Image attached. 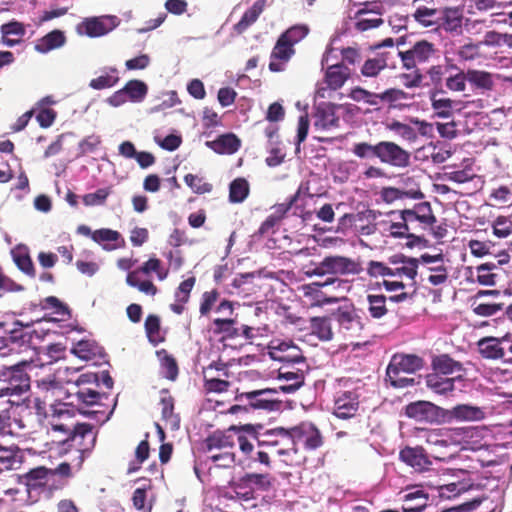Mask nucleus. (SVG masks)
Masks as SVG:
<instances>
[{
    "instance_id": "obj_1",
    "label": "nucleus",
    "mask_w": 512,
    "mask_h": 512,
    "mask_svg": "<svg viewBox=\"0 0 512 512\" xmlns=\"http://www.w3.org/2000/svg\"><path fill=\"white\" fill-rule=\"evenodd\" d=\"M51 429L60 432L65 438L59 440L70 449L80 453L83 461L85 454L90 453L96 444V432L90 423H79L74 420V414L67 408V404L53 407L50 420Z\"/></svg>"
},
{
    "instance_id": "obj_2",
    "label": "nucleus",
    "mask_w": 512,
    "mask_h": 512,
    "mask_svg": "<svg viewBox=\"0 0 512 512\" xmlns=\"http://www.w3.org/2000/svg\"><path fill=\"white\" fill-rule=\"evenodd\" d=\"M390 220L386 222L390 235L394 238H411L417 241L421 237L417 233L432 227L436 222L430 202L423 201L413 205L412 208L388 213Z\"/></svg>"
},
{
    "instance_id": "obj_3",
    "label": "nucleus",
    "mask_w": 512,
    "mask_h": 512,
    "mask_svg": "<svg viewBox=\"0 0 512 512\" xmlns=\"http://www.w3.org/2000/svg\"><path fill=\"white\" fill-rule=\"evenodd\" d=\"M352 153L360 159L378 158L382 163L393 167L405 168L410 165V153L392 141H380L376 144L358 142L353 145Z\"/></svg>"
},
{
    "instance_id": "obj_4",
    "label": "nucleus",
    "mask_w": 512,
    "mask_h": 512,
    "mask_svg": "<svg viewBox=\"0 0 512 512\" xmlns=\"http://www.w3.org/2000/svg\"><path fill=\"white\" fill-rule=\"evenodd\" d=\"M278 393L275 388H265L247 392L236 391L235 400L240 404L229 408V413L238 414L248 413L254 410L276 411L281 405V401L274 396Z\"/></svg>"
},
{
    "instance_id": "obj_5",
    "label": "nucleus",
    "mask_w": 512,
    "mask_h": 512,
    "mask_svg": "<svg viewBox=\"0 0 512 512\" xmlns=\"http://www.w3.org/2000/svg\"><path fill=\"white\" fill-rule=\"evenodd\" d=\"M29 362L21 361L0 368V397L20 396L30 390L31 379L26 371Z\"/></svg>"
},
{
    "instance_id": "obj_6",
    "label": "nucleus",
    "mask_w": 512,
    "mask_h": 512,
    "mask_svg": "<svg viewBox=\"0 0 512 512\" xmlns=\"http://www.w3.org/2000/svg\"><path fill=\"white\" fill-rule=\"evenodd\" d=\"M248 435L258 447H271L279 456L290 455L288 430L284 427L264 429L262 424H246Z\"/></svg>"
},
{
    "instance_id": "obj_7",
    "label": "nucleus",
    "mask_w": 512,
    "mask_h": 512,
    "mask_svg": "<svg viewBox=\"0 0 512 512\" xmlns=\"http://www.w3.org/2000/svg\"><path fill=\"white\" fill-rule=\"evenodd\" d=\"M287 430L290 440V455L298 452L299 443H302L307 451L316 450L324 444L322 433L312 422H301Z\"/></svg>"
},
{
    "instance_id": "obj_8",
    "label": "nucleus",
    "mask_w": 512,
    "mask_h": 512,
    "mask_svg": "<svg viewBox=\"0 0 512 512\" xmlns=\"http://www.w3.org/2000/svg\"><path fill=\"white\" fill-rule=\"evenodd\" d=\"M333 315L340 331L345 337L351 339V344L360 346L366 343V341H361L365 325L362 317L356 312L354 307H339Z\"/></svg>"
},
{
    "instance_id": "obj_9",
    "label": "nucleus",
    "mask_w": 512,
    "mask_h": 512,
    "mask_svg": "<svg viewBox=\"0 0 512 512\" xmlns=\"http://www.w3.org/2000/svg\"><path fill=\"white\" fill-rule=\"evenodd\" d=\"M403 67L414 69L418 63H426L439 57V49L434 43L427 40H419L407 51L399 52Z\"/></svg>"
},
{
    "instance_id": "obj_10",
    "label": "nucleus",
    "mask_w": 512,
    "mask_h": 512,
    "mask_svg": "<svg viewBox=\"0 0 512 512\" xmlns=\"http://www.w3.org/2000/svg\"><path fill=\"white\" fill-rule=\"evenodd\" d=\"M268 348L273 360L287 363L305 361L302 350L292 340L274 339L270 342Z\"/></svg>"
},
{
    "instance_id": "obj_11",
    "label": "nucleus",
    "mask_w": 512,
    "mask_h": 512,
    "mask_svg": "<svg viewBox=\"0 0 512 512\" xmlns=\"http://www.w3.org/2000/svg\"><path fill=\"white\" fill-rule=\"evenodd\" d=\"M359 394L356 390L339 391L334 397L333 414L339 419L354 418L359 411Z\"/></svg>"
},
{
    "instance_id": "obj_12",
    "label": "nucleus",
    "mask_w": 512,
    "mask_h": 512,
    "mask_svg": "<svg viewBox=\"0 0 512 512\" xmlns=\"http://www.w3.org/2000/svg\"><path fill=\"white\" fill-rule=\"evenodd\" d=\"M382 7L378 3H365L364 7L359 9L355 14V28L358 31H367L377 28L383 24Z\"/></svg>"
},
{
    "instance_id": "obj_13",
    "label": "nucleus",
    "mask_w": 512,
    "mask_h": 512,
    "mask_svg": "<svg viewBox=\"0 0 512 512\" xmlns=\"http://www.w3.org/2000/svg\"><path fill=\"white\" fill-rule=\"evenodd\" d=\"M504 342L511 343L509 333L502 337H483L477 342L478 352L482 358L487 360H500L505 356V350L502 347Z\"/></svg>"
},
{
    "instance_id": "obj_14",
    "label": "nucleus",
    "mask_w": 512,
    "mask_h": 512,
    "mask_svg": "<svg viewBox=\"0 0 512 512\" xmlns=\"http://www.w3.org/2000/svg\"><path fill=\"white\" fill-rule=\"evenodd\" d=\"M442 409L429 401H416L405 407V414L416 421L435 422Z\"/></svg>"
},
{
    "instance_id": "obj_15",
    "label": "nucleus",
    "mask_w": 512,
    "mask_h": 512,
    "mask_svg": "<svg viewBox=\"0 0 512 512\" xmlns=\"http://www.w3.org/2000/svg\"><path fill=\"white\" fill-rule=\"evenodd\" d=\"M424 359L416 354L396 353L392 356L387 369L406 374H414L424 367Z\"/></svg>"
},
{
    "instance_id": "obj_16",
    "label": "nucleus",
    "mask_w": 512,
    "mask_h": 512,
    "mask_svg": "<svg viewBox=\"0 0 512 512\" xmlns=\"http://www.w3.org/2000/svg\"><path fill=\"white\" fill-rule=\"evenodd\" d=\"M295 52V48L279 36L270 54L269 70L271 72L283 71L285 64L290 61Z\"/></svg>"
},
{
    "instance_id": "obj_17",
    "label": "nucleus",
    "mask_w": 512,
    "mask_h": 512,
    "mask_svg": "<svg viewBox=\"0 0 512 512\" xmlns=\"http://www.w3.org/2000/svg\"><path fill=\"white\" fill-rule=\"evenodd\" d=\"M1 43L7 47H15L25 42L26 25L15 19L0 26Z\"/></svg>"
},
{
    "instance_id": "obj_18",
    "label": "nucleus",
    "mask_w": 512,
    "mask_h": 512,
    "mask_svg": "<svg viewBox=\"0 0 512 512\" xmlns=\"http://www.w3.org/2000/svg\"><path fill=\"white\" fill-rule=\"evenodd\" d=\"M324 259L329 275H355L362 271L361 265L348 257L327 256Z\"/></svg>"
},
{
    "instance_id": "obj_19",
    "label": "nucleus",
    "mask_w": 512,
    "mask_h": 512,
    "mask_svg": "<svg viewBox=\"0 0 512 512\" xmlns=\"http://www.w3.org/2000/svg\"><path fill=\"white\" fill-rule=\"evenodd\" d=\"M463 12L459 7L440 9L437 26L445 32L459 35L462 33Z\"/></svg>"
},
{
    "instance_id": "obj_20",
    "label": "nucleus",
    "mask_w": 512,
    "mask_h": 512,
    "mask_svg": "<svg viewBox=\"0 0 512 512\" xmlns=\"http://www.w3.org/2000/svg\"><path fill=\"white\" fill-rule=\"evenodd\" d=\"M399 458L416 471L428 470L432 464L426 451L422 447L407 446L400 451Z\"/></svg>"
},
{
    "instance_id": "obj_21",
    "label": "nucleus",
    "mask_w": 512,
    "mask_h": 512,
    "mask_svg": "<svg viewBox=\"0 0 512 512\" xmlns=\"http://www.w3.org/2000/svg\"><path fill=\"white\" fill-rule=\"evenodd\" d=\"M231 431L225 430H216L212 432L210 435L206 437L204 440L205 450L208 453H212L214 451H233L235 446V441L232 435H230Z\"/></svg>"
},
{
    "instance_id": "obj_22",
    "label": "nucleus",
    "mask_w": 512,
    "mask_h": 512,
    "mask_svg": "<svg viewBox=\"0 0 512 512\" xmlns=\"http://www.w3.org/2000/svg\"><path fill=\"white\" fill-rule=\"evenodd\" d=\"M429 496L420 488L407 489L402 497L404 512H422L428 505Z\"/></svg>"
},
{
    "instance_id": "obj_23",
    "label": "nucleus",
    "mask_w": 512,
    "mask_h": 512,
    "mask_svg": "<svg viewBox=\"0 0 512 512\" xmlns=\"http://www.w3.org/2000/svg\"><path fill=\"white\" fill-rule=\"evenodd\" d=\"M448 420L456 421H481L485 418V412L478 406L458 404L446 412Z\"/></svg>"
},
{
    "instance_id": "obj_24",
    "label": "nucleus",
    "mask_w": 512,
    "mask_h": 512,
    "mask_svg": "<svg viewBox=\"0 0 512 512\" xmlns=\"http://www.w3.org/2000/svg\"><path fill=\"white\" fill-rule=\"evenodd\" d=\"M206 145L217 154H234L240 146V139L233 133L220 135L213 141H207Z\"/></svg>"
},
{
    "instance_id": "obj_25",
    "label": "nucleus",
    "mask_w": 512,
    "mask_h": 512,
    "mask_svg": "<svg viewBox=\"0 0 512 512\" xmlns=\"http://www.w3.org/2000/svg\"><path fill=\"white\" fill-rule=\"evenodd\" d=\"M309 330L311 335L324 342L332 340L334 336L332 319L329 316L311 317Z\"/></svg>"
},
{
    "instance_id": "obj_26",
    "label": "nucleus",
    "mask_w": 512,
    "mask_h": 512,
    "mask_svg": "<svg viewBox=\"0 0 512 512\" xmlns=\"http://www.w3.org/2000/svg\"><path fill=\"white\" fill-rule=\"evenodd\" d=\"M174 403V398L170 395L169 391L163 389L160 398L162 419L172 430H178L180 427V417L174 412Z\"/></svg>"
},
{
    "instance_id": "obj_27",
    "label": "nucleus",
    "mask_w": 512,
    "mask_h": 512,
    "mask_svg": "<svg viewBox=\"0 0 512 512\" xmlns=\"http://www.w3.org/2000/svg\"><path fill=\"white\" fill-rule=\"evenodd\" d=\"M265 8V0H257L253 5L244 12L241 19L233 26L234 32L238 35L243 34L250 26H252L262 14Z\"/></svg>"
},
{
    "instance_id": "obj_28",
    "label": "nucleus",
    "mask_w": 512,
    "mask_h": 512,
    "mask_svg": "<svg viewBox=\"0 0 512 512\" xmlns=\"http://www.w3.org/2000/svg\"><path fill=\"white\" fill-rule=\"evenodd\" d=\"M72 353L82 360H96L105 356L104 350L95 341L81 340L77 342L73 348Z\"/></svg>"
},
{
    "instance_id": "obj_29",
    "label": "nucleus",
    "mask_w": 512,
    "mask_h": 512,
    "mask_svg": "<svg viewBox=\"0 0 512 512\" xmlns=\"http://www.w3.org/2000/svg\"><path fill=\"white\" fill-rule=\"evenodd\" d=\"M314 126L316 129L329 130L339 126V117L336 115L335 106L325 105L318 108L315 113Z\"/></svg>"
},
{
    "instance_id": "obj_30",
    "label": "nucleus",
    "mask_w": 512,
    "mask_h": 512,
    "mask_svg": "<svg viewBox=\"0 0 512 512\" xmlns=\"http://www.w3.org/2000/svg\"><path fill=\"white\" fill-rule=\"evenodd\" d=\"M350 76V69L343 64H334L327 68L325 82L332 90L341 88Z\"/></svg>"
},
{
    "instance_id": "obj_31",
    "label": "nucleus",
    "mask_w": 512,
    "mask_h": 512,
    "mask_svg": "<svg viewBox=\"0 0 512 512\" xmlns=\"http://www.w3.org/2000/svg\"><path fill=\"white\" fill-rule=\"evenodd\" d=\"M431 366L434 373L438 375H450L463 370V365L455 361L448 354L434 356L431 361Z\"/></svg>"
},
{
    "instance_id": "obj_32",
    "label": "nucleus",
    "mask_w": 512,
    "mask_h": 512,
    "mask_svg": "<svg viewBox=\"0 0 512 512\" xmlns=\"http://www.w3.org/2000/svg\"><path fill=\"white\" fill-rule=\"evenodd\" d=\"M456 379H461V376L449 378L442 377L437 373H430L425 377L427 387L440 395H446L452 392L454 390V383Z\"/></svg>"
},
{
    "instance_id": "obj_33",
    "label": "nucleus",
    "mask_w": 512,
    "mask_h": 512,
    "mask_svg": "<svg viewBox=\"0 0 512 512\" xmlns=\"http://www.w3.org/2000/svg\"><path fill=\"white\" fill-rule=\"evenodd\" d=\"M66 42L64 33L60 30H53L45 36L38 39L35 43V50L39 53H47L51 50L60 48Z\"/></svg>"
},
{
    "instance_id": "obj_34",
    "label": "nucleus",
    "mask_w": 512,
    "mask_h": 512,
    "mask_svg": "<svg viewBox=\"0 0 512 512\" xmlns=\"http://www.w3.org/2000/svg\"><path fill=\"white\" fill-rule=\"evenodd\" d=\"M468 83L475 89L490 91L494 87L493 75L490 72L477 69L467 70Z\"/></svg>"
},
{
    "instance_id": "obj_35",
    "label": "nucleus",
    "mask_w": 512,
    "mask_h": 512,
    "mask_svg": "<svg viewBox=\"0 0 512 512\" xmlns=\"http://www.w3.org/2000/svg\"><path fill=\"white\" fill-rule=\"evenodd\" d=\"M68 397L75 399L72 400V404L76 402L77 404L92 406L98 404L102 397L107 398V395L101 394L97 390L89 387H78L77 390L69 392Z\"/></svg>"
},
{
    "instance_id": "obj_36",
    "label": "nucleus",
    "mask_w": 512,
    "mask_h": 512,
    "mask_svg": "<svg viewBox=\"0 0 512 512\" xmlns=\"http://www.w3.org/2000/svg\"><path fill=\"white\" fill-rule=\"evenodd\" d=\"M369 315L373 319H381L388 313L386 305L387 297L383 294H368L367 297Z\"/></svg>"
},
{
    "instance_id": "obj_37",
    "label": "nucleus",
    "mask_w": 512,
    "mask_h": 512,
    "mask_svg": "<svg viewBox=\"0 0 512 512\" xmlns=\"http://www.w3.org/2000/svg\"><path fill=\"white\" fill-rule=\"evenodd\" d=\"M387 60L388 53H381L374 58L367 59L361 68V74L365 77H376L388 66Z\"/></svg>"
},
{
    "instance_id": "obj_38",
    "label": "nucleus",
    "mask_w": 512,
    "mask_h": 512,
    "mask_svg": "<svg viewBox=\"0 0 512 512\" xmlns=\"http://www.w3.org/2000/svg\"><path fill=\"white\" fill-rule=\"evenodd\" d=\"M249 182L242 177L234 179L229 185V201L231 203H242L249 195Z\"/></svg>"
},
{
    "instance_id": "obj_39",
    "label": "nucleus",
    "mask_w": 512,
    "mask_h": 512,
    "mask_svg": "<svg viewBox=\"0 0 512 512\" xmlns=\"http://www.w3.org/2000/svg\"><path fill=\"white\" fill-rule=\"evenodd\" d=\"M157 356L160 359L161 369L164 377L171 381L176 380L179 373L176 359L165 349L157 351Z\"/></svg>"
},
{
    "instance_id": "obj_40",
    "label": "nucleus",
    "mask_w": 512,
    "mask_h": 512,
    "mask_svg": "<svg viewBox=\"0 0 512 512\" xmlns=\"http://www.w3.org/2000/svg\"><path fill=\"white\" fill-rule=\"evenodd\" d=\"M278 379L290 382L286 385L279 386V390L283 393H293L304 384V374L301 371H279Z\"/></svg>"
},
{
    "instance_id": "obj_41",
    "label": "nucleus",
    "mask_w": 512,
    "mask_h": 512,
    "mask_svg": "<svg viewBox=\"0 0 512 512\" xmlns=\"http://www.w3.org/2000/svg\"><path fill=\"white\" fill-rule=\"evenodd\" d=\"M125 94L131 102H141L148 93V86L141 80H129L123 87Z\"/></svg>"
},
{
    "instance_id": "obj_42",
    "label": "nucleus",
    "mask_w": 512,
    "mask_h": 512,
    "mask_svg": "<svg viewBox=\"0 0 512 512\" xmlns=\"http://www.w3.org/2000/svg\"><path fill=\"white\" fill-rule=\"evenodd\" d=\"M21 463L17 452L0 446V474L18 469Z\"/></svg>"
},
{
    "instance_id": "obj_43",
    "label": "nucleus",
    "mask_w": 512,
    "mask_h": 512,
    "mask_svg": "<svg viewBox=\"0 0 512 512\" xmlns=\"http://www.w3.org/2000/svg\"><path fill=\"white\" fill-rule=\"evenodd\" d=\"M310 32V28L306 24H296L285 30L280 37L284 39L293 48L301 42Z\"/></svg>"
},
{
    "instance_id": "obj_44",
    "label": "nucleus",
    "mask_w": 512,
    "mask_h": 512,
    "mask_svg": "<svg viewBox=\"0 0 512 512\" xmlns=\"http://www.w3.org/2000/svg\"><path fill=\"white\" fill-rule=\"evenodd\" d=\"M145 332L150 343L157 345L164 341L160 333V318L155 314H149L144 323Z\"/></svg>"
},
{
    "instance_id": "obj_45",
    "label": "nucleus",
    "mask_w": 512,
    "mask_h": 512,
    "mask_svg": "<svg viewBox=\"0 0 512 512\" xmlns=\"http://www.w3.org/2000/svg\"><path fill=\"white\" fill-rule=\"evenodd\" d=\"M118 70L110 68L109 72L94 78L90 81L89 86L95 90L107 89L115 86L119 82Z\"/></svg>"
},
{
    "instance_id": "obj_46",
    "label": "nucleus",
    "mask_w": 512,
    "mask_h": 512,
    "mask_svg": "<svg viewBox=\"0 0 512 512\" xmlns=\"http://www.w3.org/2000/svg\"><path fill=\"white\" fill-rule=\"evenodd\" d=\"M442 91L431 92L432 108L436 115L441 118H449L452 116V100L449 98H439Z\"/></svg>"
},
{
    "instance_id": "obj_47",
    "label": "nucleus",
    "mask_w": 512,
    "mask_h": 512,
    "mask_svg": "<svg viewBox=\"0 0 512 512\" xmlns=\"http://www.w3.org/2000/svg\"><path fill=\"white\" fill-rule=\"evenodd\" d=\"M440 9L428 8L425 6L418 7L413 17L414 19L425 27L437 25L439 22Z\"/></svg>"
},
{
    "instance_id": "obj_48",
    "label": "nucleus",
    "mask_w": 512,
    "mask_h": 512,
    "mask_svg": "<svg viewBox=\"0 0 512 512\" xmlns=\"http://www.w3.org/2000/svg\"><path fill=\"white\" fill-rule=\"evenodd\" d=\"M275 479L268 473L258 474V473H250L246 474L245 482L252 488L268 491L272 488Z\"/></svg>"
},
{
    "instance_id": "obj_49",
    "label": "nucleus",
    "mask_w": 512,
    "mask_h": 512,
    "mask_svg": "<svg viewBox=\"0 0 512 512\" xmlns=\"http://www.w3.org/2000/svg\"><path fill=\"white\" fill-rule=\"evenodd\" d=\"M236 320L233 318H215L213 325L215 333L225 334L228 338L234 339L240 336V329L235 327Z\"/></svg>"
},
{
    "instance_id": "obj_50",
    "label": "nucleus",
    "mask_w": 512,
    "mask_h": 512,
    "mask_svg": "<svg viewBox=\"0 0 512 512\" xmlns=\"http://www.w3.org/2000/svg\"><path fill=\"white\" fill-rule=\"evenodd\" d=\"M481 43L473 42L472 39H468L463 45L457 50V56L463 61H472L482 56Z\"/></svg>"
},
{
    "instance_id": "obj_51",
    "label": "nucleus",
    "mask_w": 512,
    "mask_h": 512,
    "mask_svg": "<svg viewBox=\"0 0 512 512\" xmlns=\"http://www.w3.org/2000/svg\"><path fill=\"white\" fill-rule=\"evenodd\" d=\"M245 427H246V424L245 425H231L228 428V431L234 432L235 435L237 436V442H238L240 450L245 455H250L254 450V446L248 439V436H249L248 430H246Z\"/></svg>"
},
{
    "instance_id": "obj_52",
    "label": "nucleus",
    "mask_w": 512,
    "mask_h": 512,
    "mask_svg": "<svg viewBox=\"0 0 512 512\" xmlns=\"http://www.w3.org/2000/svg\"><path fill=\"white\" fill-rule=\"evenodd\" d=\"M51 469H48L44 466L36 467L31 469L24 475L26 480V484L29 487H37L46 484L47 477L50 474Z\"/></svg>"
},
{
    "instance_id": "obj_53",
    "label": "nucleus",
    "mask_w": 512,
    "mask_h": 512,
    "mask_svg": "<svg viewBox=\"0 0 512 512\" xmlns=\"http://www.w3.org/2000/svg\"><path fill=\"white\" fill-rule=\"evenodd\" d=\"M204 390L206 393H223L227 392L230 387V382L220 379L216 375H203Z\"/></svg>"
},
{
    "instance_id": "obj_54",
    "label": "nucleus",
    "mask_w": 512,
    "mask_h": 512,
    "mask_svg": "<svg viewBox=\"0 0 512 512\" xmlns=\"http://www.w3.org/2000/svg\"><path fill=\"white\" fill-rule=\"evenodd\" d=\"M497 265L494 262H487L477 267V281L484 286L495 285L496 274L491 271L496 269Z\"/></svg>"
},
{
    "instance_id": "obj_55",
    "label": "nucleus",
    "mask_w": 512,
    "mask_h": 512,
    "mask_svg": "<svg viewBox=\"0 0 512 512\" xmlns=\"http://www.w3.org/2000/svg\"><path fill=\"white\" fill-rule=\"evenodd\" d=\"M399 261H401L403 266L393 269L395 276L404 275L409 279L414 280L417 275L419 260L410 257H399Z\"/></svg>"
},
{
    "instance_id": "obj_56",
    "label": "nucleus",
    "mask_w": 512,
    "mask_h": 512,
    "mask_svg": "<svg viewBox=\"0 0 512 512\" xmlns=\"http://www.w3.org/2000/svg\"><path fill=\"white\" fill-rule=\"evenodd\" d=\"M111 192L110 187L100 188L93 193L85 194L82 197V201L85 206H102L106 203Z\"/></svg>"
},
{
    "instance_id": "obj_57",
    "label": "nucleus",
    "mask_w": 512,
    "mask_h": 512,
    "mask_svg": "<svg viewBox=\"0 0 512 512\" xmlns=\"http://www.w3.org/2000/svg\"><path fill=\"white\" fill-rule=\"evenodd\" d=\"M403 374L402 372L386 369V381H389L394 388H406L417 383L415 378L406 377Z\"/></svg>"
},
{
    "instance_id": "obj_58",
    "label": "nucleus",
    "mask_w": 512,
    "mask_h": 512,
    "mask_svg": "<svg viewBox=\"0 0 512 512\" xmlns=\"http://www.w3.org/2000/svg\"><path fill=\"white\" fill-rule=\"evenodd\" d=\"M403 374L402 372L386 369V381H389L394 388H406L417 383L415 378L406 377Z\"/></svg>"
},
{
    "instance_id": "obj_59",
    "label": "nucleus",
    "mask_w": 512,
    "mask_h": 512,
    "mask_svg": "<svg viewBox=\"0 0 512 512\" xmlns=\"http://www.w3.org/2000/svg\"><path fill=\"white\" fill-rule=\"evenodd\" d=\"M184 181L186 185L197 194L209 193L212 190V185L210 183L205 182L203 178L191 173L185 175Z\"/></svg>"
},
{
    "instance_id": "obj_60",
    "label": "nucleus",
    "mask_w": 512,
    "mask_h": 512,
    "mask_svg": "<svg viewBox=\"0 0 512 512\" xmlns=\"http://www.w3.org/2000/svg\"><path fill=\"white\" fill-rule=\"evenodd\" d=\"M411 98L412 96H410L408 93L396 88H390L384 91L383 93H379L380 102H387L394 106L396 105V103H400L401 101L409 100Z\"/></svg>"
},
{
    "instance_id": "obj_61",
    "label": "nucleus",
    "mask_w": 512,
    "mask_h": 512,
    "mask_svg": "<svg viewBox=\"0 0 512 512\" xmlns=\"http://www.w3.org/2000/svg\"><path fill=\"white\" fill-rule=\"evenodd\" d=\"M150 445L147 440H142L135 449L137 465L131 463L128 467V473H134L140 469V465L149 457Z\"/></svg>"
},
{
    "instance_id": "obj_62",
    "label": "nucleus",
    "mask_w": 512,
    "mask_h": 512,
    "mask_svg": "<svg viewBox=\"0 0 512 512\" xmlns=\"http://www.w3.org/2000/svg\"><path fill=\"white\" fill-rule=\"evenodd\" d=\"M209 459L216 464L217 467L228 468L235 463V453L233 451H214L210 453Z\"/></svg>"
},
{
    "instance_id": "obj_63",
    "label": "nucleus",
    "mask_w": 512,
    "mask_h": 512,
    "mask_svg": "<svg viewBox=\"0 0 512 512\" xmlns=\"http://www.w3.org/2000/svg\"><path fill=\"white\" fill-rule=\"evenodd\" d=\"M389 129L391 131H394L399 136H401L403 139L409 141V142H415L418 138L417 132L414 128H412L408 124L401 123L399 121H393L389 125Z\"/></svg>"
},
{
    "instance_id": "obj_64",
    "label": "nucleus",
    "mask_w": 512,
    "mask_h": 512,
    "mask_svg": "<svg viewBox=\"0 0 512 512\" xmlns=\"http://www.w3.org/2000/svg\"><path fill=\"white\" fill-rule=\"evenodd\" d=\"M468 82L467 71H459L446 79V87L453 92H463Z\"/></svg>"
}]
</instances>
